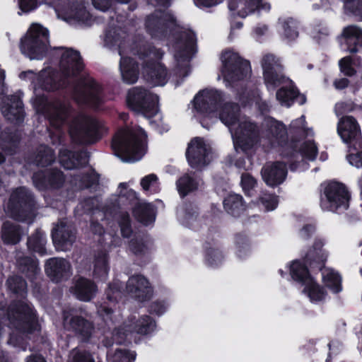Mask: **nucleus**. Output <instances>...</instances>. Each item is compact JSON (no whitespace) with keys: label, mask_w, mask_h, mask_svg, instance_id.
I'll return each mask as SVG.
<instances>
[{"label":"nucleus","mask_w":362,"mask_h":362,"mask_svg":"<svg viewBox=\"0 0 362 362\" xmlns=\"http://www.w3.org/2000/svg\"><path fill=\"white\" fill-rule=\"evenodd\" d=\"M57 54L60 57L58 74H55L52 69L47 68L38 74L27 71L19 75L21 79L30 81L33 86L35 98L32 102L36 112L47 117L50 124L56 128L64 124L69 112L68 105L59 100L47 101L38 90H54L65 87L83 67L77 51L62 47L58 49Z\"/></svg>","instance_id":"obj_1"},{"label":"nucleus","mask_w":362,"mask_h":362,"mask_svg":"<svg viewBox=\"0 0 362 362\" xmlns=\"http://www.w3.org/2000/svg\"><path fill=\"white\" fill-rule=\"evenodd\" d=\"M223 98L221 93L214 89L199 91L194 98V107L202 115V124L214 123L218 117L230 130L235 148L245 151L257 141L258 131L256 126L245 117L238 115L236 105L227 103L221 106Z\"/></svg>","instance_id":"obj_2"},{"label":"nucleus","mask_w":362,"mask_h":362,"mask_svg":"<svg viewBox=\"0 0 362 362\" xmlns=\"http://www.w3.org/2000/svg\"><path fill=\"white\" fill-rule=\"evenodd\" d=\"M124 33L118 28H112L107 31L105 35V43L107 46L117 45L119 47V71L122 81L127 84L136 82L139 78V69L137 64L129 57V54L138 55L139 58L146 50V43L139 40L129 47L125 42H122V35Z\"/></svg>","instance_id":"obj_3"},{"label":"nucleus","mask_w":362,"mask_h":362,"mask_svg":"<svg viewBox=\"0 0 362 362\" xmlns=\"http://www.w3.org/2000/svg\"><path fill=\"white\" fill-rule=\"evenodd\" d=\"M173 37L171 46L175 62L171 77L172 81L177 86L189 74V61L196 52V36L189 29L178 28Z\"/></svg>","instance_id":"obj_4"},{"label":"nucleus","mask_w":362,"mask_h":362,"mask_svg":"<svg viewBox=\"0 0 362 362\" xmlns=\"http://www.w3.org/2000/svg\"><path fill=\"white\" fill-rule=\"evenodd\" d=\"M264 83L269 90L281 86L276 93V100L281 105L289 107L298 97L293 82L281 73L282 66L279 59L272 54L264 57L262 63Z\"/></svg>","instance_id":"obj_5"},{"label":"nucleus","mask_w":362,"mask_h":362,"mask_svg":"<svg viewBox=\"0 0 362 362\" xmlns=\"http://www.w3.org/2000/svg\"><path fill=\"white\" fill-rule=\"evenodd\" d=\"M112 148L122 161H138L146 152V134L140 127L120 130L112 139Z\"/></svg>","instance_id":"obj_6"},{"label":"nucleus","mask_w":362,"mask_h":362,"mask_svg":"<svg viewBox=\"0 0 362 362\" xmlns=\"http://www.w3.org/2000/svg\"><path fill=\"white\" fill-rule=\"evenodd\" d=\"M49 44L48 30L38 23H33L21 40V50L30 59H42Z\"/></svg>","instance_id":"obj_7"},{"label":"nucleus","mask_w":362,"mask_h":362,"mask_svg":"<svg viewBox=\"0 0 362 362\" xmlns=\"http://www.w3.org/2000/svg\"><path fill=\"white\" fill-rule=\"evenodd\" d=\"M5 211L18 221L31 223L35 217V203L31 193L25 187L14 189L5 206Z\"/></svg>","instance_id":"obj_8"},{"label":"nucleus","mask_w":362,"mask_h":362,"mask_svg":"<svg viewBox=\"0 0 362 362\" xmlns=\"http://www.w3.org/2000/svg\"><path fill=\"white\" fill-rule=\"evenodd\" d=\"M7 320L9 327L21 333L31 334L40 330V325L32 307L24 301H19L10 305Z\"/></svg>","instance_id":"obj_9"},{"label":"nucleus","mask_w":362,"mask_h":362,"mask_svg":"<svg viewBox=\"0 0 362 362\" xmlns=\"http://www.w3.org/2000/svg\"><path fill=\"white\" fill-rule=\"evenodd\" d=\"M127 100L132 110L141 113L144 117L155 116L156 120L160 119L158 115V97L151 90L134 87L129 90Z\"/></svg>","instance_id":"obj_10"},{"label":"nucleus","mask_w":362,"mask_h":362,"mask_svg":"<svg viewBox=\"0 0 362 362\" xmlns=\"http://www.w3.org/2000/svg\"><path fill=\"white\" fill-rule=\"evenodd\" d=\"M222 62L221 76L226 85L240 81L250 74V66L247 61L242 59L233 50L224 51L221 57Z\"/></svg>","instance_id":"obj_11"},{"label":"nucleus","mask_w":362,"mask_h":362,"mask_svg":"<svg viewBox=\"0 0 362 362\" xmlns=\"http://www.w3.org/2000/svg\"><path fill=\"white\" fill-rule=\"evenodd\" d=\"M163 53L146 44V50L141 55L144 60V73L146 79L154 86H164L170 78L165 67L159 62Z\"/></svg>","instance_id":"obj_12"},{"label":"nucleus","mask_w":362,"mask_h":362,"mask_svg":"<svg viewBox=\"0 0 362 362\" xmlns=\"http://www.w3.org/2000/svg\"><path fill=\"white\" fill-rule=\"evenodd\" d=\"M106 131L104 124L86 115H79L70 127L71 136L77 141L90 143Z\"/></svg>","instance_id":"obj_13"},{"label":"nucleus","mask_w":362,"mask_h":362,"mask_svg":"<svg viewBox=\"0 0 362 362\" xmlns=\"http://www.w3.org/2000/svg\"><path fill=\"white\" fill-rule=\"evenodd\" d=\"M156 327L154 321L148 316H143L136 322L131 319L129 323H125L122 327L117 328L113 332V341H103L105 346H111L114 341L122 344L133 332L140 334H147L152 332Z\"/></svg>","instance_id":"obj_14"},{"label":"nucleus","mask_w":362,"mask_h":362,"mask_svg":"<svg viewBox=\"0 0 362 362\" xmlns=\"http://www.w3.org/2000/svg\"><path fill=\"white\" fill-rule=\"evenodd\" d=\"M349 193L345 187L342 184L332 182L324 189L321 206L330 211L346 209L349 206Z\"/></svg>","instance_id":"obj_15"},{"label":"nucleus","mask_w":362,"mask_h":362,"mask_svg":"<svg viewBox=\"0 0 362 362\" xmlns=\"http://www.w3.org/2000/svg\"><path fill=\"white\" fill-rule=\"evenodd\" d=\"M186 156L189 165L197 169L207 165L213 158L209 144L199 137L191 140L188 144Z\"/></svg>","instance_id":"obj_16"},{"label":"nucleus","mask_w":362,"mask_h":362,"mask_svg":"<svg viewBox=\"0 0 362 362\" xmlns=\"http://www.w3.org/2000/svg\"><path fill=\"white\" fill-rule=\"evenodd\" d=\"M146 29L153 37H165L168 30L176 27L175 20L168 11L157 10L148 16L146 22Z\"/></svg>","instance_id":"obj_17"},{"label":"nucleus","mask_w":362,"mask_h":362,"mask_svg":"<svg viewBox=\"0 0 362 362\" xmlns=\"http://www.w3.org/2000/svg\"><path fill=\"white\" fill-rule=\"evenodd\" d=\"M228 6L232 15L241 18L268 13L272 8L267 0H229Z\"/></svg>","instance_id":"obj_18"},{"label":"nucleus","mask_w":362,"mask_h":362,"mask_svg":"<svg viewBox=\"0 0 362 362\" xmlns=\"http://www.w3.org/2000/svg\"><path fill=\"white\" fill-rule=\"evenodd\" d=\"M74 98L78 103L98 107L102 101L100 88L91 78L80 81L74 88Z\"/></svg>","instance_id":"obj_19"},{"label":"nucleus","mask_w":362,"mask_h":362,"mask_svg":"<svg viewBox=\"0 0 362 362\" xmlns=\"http://www.w3.org/2000/svg\"><path fill=\"white\" fill-rule=\"evenodd\" d=\"M337 132L341 140L349 146L357 144L362 149V138L358 124L356 119L350 116L342 117L338 122Z\"/></svg>","instance_id":"obj_20"},{"label":"nucleus","mask_w":362,"mask_h":362,"mask_svg":"<svg viewBox=\"0 0 362 362\" xmlns=\"http://www.w3.org/2000/svg\"><path fill=\"white\" fill-rule=\"evenodd\" d=\"M63 315V324L66 329L74 331L83 341H86L91 337L94 329L92 322L81 317L74 315L71 311H64Z\"/></svg>","instance_id":"obj_21"},{"label":"nucleus","mask_w":362,"mask_h":362,"mask_svg":"<svg viewBox=\"0 0 362 362\" xmlns=\"http://www.w3.org/2000/svg\"><path fill=\"white\" fill-rule=\"evenodd\" d=\"M127 292L139 301L148 300L153 296L149 281L144 276L134 275L127 282Z\"/></svg>","instance_id":"obj_22"},{"label":"nucleus","mask_w":362,"mask_h":362,"mask_svg":"<svg viewBox=\"0 0 362 362\" xmlns=\"http://www.w3.org/2000/svg\"><path fill=\"white\" fill-rule=\"evenodd\" d=\"M261 173L265 183L269 186L274 187L284 182L287 170L284 163H268L262 168Z\"/></svg>","instance_id":"obj_23"},{"label":"nucleus","mask_w":362,"mask_h":362,"mask_svg":"<svg viewBox=\"0 0 362 362\" xmlns=\"http://www.w3.org/2000/svg\"><path fill=\"white\" fill-rule=\"evenodd\" d=\"M45 272L53 281L59 282L70 276L71 265L64 259L52 258L46 263Z\"/></svg>","instance_id":"obj_24"},{"label":"nucleus","mask_w":362,"mask_h":362,"mask_svg":"<svg viewBox=\"0 0 362 362\" xmlns=\"http://www.w3.org/2000/svg\"><path fill=\"white\" fill-rule=\"evenodd\" d=\"M341 37L349 52L356 53L362 48L361 27L354 24L344 27L341 32Z\"/></svg>","instance_id":"obj_25"},{"label":"nucleus","mask_w":362,"mask_h":362,"mask_svg":"<svg viewBox=\"0 0 362 362\" xmlns=\"http://www.w3.org/2000/svg\"><path fill=\"white\" fill-rule=\"evenodd\" d=\"M63 19L71 24L90 23L91 16L82 1L73 2L71 6L64 11Z\"/></svg>","instance_id":"obj_26"},{"label":"nucleus","mask_w":362,"mask_h":362,"mask_svg":"<svg viewBox=\"0 0 362 362\" xmlns=\"http://www.w3.org/2000/svg\"><path fill=\"white\" fill-rule=\"evenodd\" d=\"M1 112L7 119L16 122H21L23 118V110L21 93L6 98L1 107Z\"/></svg>","instance_id":"obj_27"},{"label":"nucleus","mask_w":362,"mask_h":362,"mask_svg":"<svg viewBox=\"0 0 362 362\" xmlns=\"http://www.w3.org/2000/svg\"><path fill=\"white\" fill-rule=\"evenodd\" d=\"M59 160L66 169H73L88 163V156L85 152L73 153L66 148L59 150Z\"/></svg>","instance_id":"obj_28"},{"label":"nucleus","mask_w":362,"mask_h":362,"mask_svg":"<svg viewBox=\"0 0 362 362\" xmlns=\"http://www.w3.org/2000/svg\"><path fill=\"white\" fill-rule=\"evenodd\" d=\"M63 182L64 177L59 170L49 172L47 177H45L42 173H36L33 175V182L40 189H43L48 187H58Z\"/></svg>","instance_id":"obj_29"},{"label":"nucleus","mask_w":362,"mask_h":362,"mask_svg":"<svg viewBox=\"0 0 362 362\" xmlns=\"http://www.w3.org/2000/svg\"><path fill=\"white\" fill-rule=\"evenodd\" d=\"M74 292L80 300L89 301L97 292L96 286L90 280L81 278L75 284Z\"/></svg>","instance_id":"obj_30"},{"label":"nucleus","mask_w":362,"mask_h":362,"mask_svg":"<svg viewBox=\"0 0 362 362\" xmlns=\"http://www.w3.org/2000/svg\"><path fill=\"white\" fill-rule=\"evenodd\" d=\"M265 122L272 134V138L269 139L272 146H274L276 144L282 145L286 141L287 136V130L285 125L272 118H268Z\"/></svg>","instance_id":"obj_31"},{"label":"nucleus","mask_w":362,"mask_h":362,"mask_svg":"<svg viewBox=\"0 0 362 362\" xmlns=\"http://www.w3.org/2000/svg\"><path fill=\"white\" fill-rule=\"evenodd\" d=\"M21 228L13 221H5L1 228V239L7 245H13L20 242Z\"/></svg>","instance_id":"obj_32"},{"label":"nucleus","mask_w":362,"mask_h":362,"mask_svg":"<svg viewBox=\"0 0 362 362\" xmlns=\"http://www.w3.org/2000/svg\"><path fill=\"white\" fill-rule=\"evenodd\" d=\"M74 237V229L66 221H61L52 231V239L54 243L61 244L71 242Z\"/></svg>","instance_id":"obj_33"},{"label":"nucleus","mask_w":362,"mask_h":362,"mask_svg":"<svg viewBox=\"0 0 362 362\" xmlns=\"http://www.w3.org/2000/svg\"><path fill=\"white\" fill-rule=\"evenodd\" d=\"M135 218L142 224L148 226L155 221V209L152 204L148 203L139 204L134 209Z\"/></svg>","instance_id":"obj_34"},{"label":"nucleus","mask_w":362,"mask_h":362,"mask_svg":"<svg viewBox=\"0 0 362 362\" xmlns=\"http://www.w3.org/2000/svg\"><path fill=\"white\" fill-rule=\"evenodd\" d=\"M226 211L233 216H240L245 210L243 197L238 194H229L223 200Z\"/></svg>","instance_id":"obj_35"},{"label":"nucleus","mask_w":362,"mask_h":362,"mask_svg":"<svg viewBox=\"0 0 362 362\" xmlns=\"http://www.w3.org/2000/svg\"><path fill=\"white\" fill-rule=\"evenodd\" d=\"M177 217L181 224L192 228L197 221V213L192 205L182 204L177 209Z\"/></svg>","instance_id":"obj_36"},{"label":"nucleus","mask_w":362,"mask_h":362,"mask_svg":"<svg viewBox=\"0 0 362 362\" xmlns=\"http://www.w3.org/2000/svg\"><path fill=\"white\" fill-rule=\"evenodd\" d=\"M322 270V276L324 284L332 292L338 293L341 290V276L331 268L324 267Z\"/></svg>","instance_id":"obj_37"},{"label":"nucleus","mask_w":362,"mask_h":362,"mask_svg":"<svg viewBox=\"0 0 362 362\" xmlns=\"http://www.w3.org/2000/svg\"><path fill=\"white\" fill-rule=\"evenodd\" d=\"M201 181L194 177V175L185 174L177 182V188L182 197L195 190L200 185Z\"/></svg>","instance_id":"obj_38"},{"label":"nucleus","mask_w":362,"mask_h":362,"mask_svg":"<svg viewBox=\"0 0 362 362\" xmlns=\"http://www.w3.org/2000/svg\"><path fill=\"white\" fill-rule=\"evenodd\" d=\"M107 257L104 250H100L95 260L94 276L96 279L101 281L106 279L107 276L108 268L107 265Z\"/></svg>","instance_id":"obj_39"},{"label":"nucleus","mask_w":362,"mask_h":362,"mask_svg":"<svg viewBox=\"0 0 362 362\" xmlns=\"http://www.w3.org/2000/svg\"><path fill=\"white\" fill-rule=\"evenodd\" d=\"M18 265L22 272L30 279H33L40 272L37 260L30 257H18Z\"/></svg>","instance_id":"obj_40"},{"label":"nucleus","mask_w":362,"mask_h":362,"mask_svg":"<svg viewBox=\"0 0 362 362\" xmlns=\"http://www.w3.org/2000/svg\"><path fill=\"white\" fill-rule=\"evenodd\" d=\"M290 272L294 280L304 284L308 281V279H312L308 274L307 267L298 260H295L291 263Z\"/></svg>","instance_id":"obj_41"},{"label":"nucleus","mask_w":362,"mask_h":362,"mask_svg":"<svg viewBox=\"0 0 362 362\" xmlns=\"http://www.w3.org/2000/svg\"><path fill=\"white\" fill-rule=\"evenodd\" d=\"M305 291L312 302H318L322 300L325 297V291L323 288L320 286L313 279H308L305 284Z\"/></svg>","instance_id":"obj_42"},{"label":"nucleus","mask_w":362,"mask_h":362,"mask_svg":"<svg viewBox=\"0 0 362 362\" xmlns=\"http://www.w3.org/2000/svg\"><path fill=\"white\" fill-rule=\"evenodd\" d=\"M140 185L144 192L155 194L160 191V182L156 174L151 173L142 177Z\"/></svg>","instance_id":"obj_43"},{"label":"nucleus","mask_w":362,"mask_h":362,"mask_svg":"<svg viewBox=\"0 0 362 362\" xmlns=\"http://www.w3.org/2000/svg\"><path fill=\"white\" fill-rule=\"evenodd\" d=\"M54 159V156L52 150L45 146H42L37 151L35 162L37 165L45 166L50 164Z\"/></svg>","instance_id":"obj_44"},{"label":"nucleus","mask_w":362,"mask_h":362,"mask_svg":"<svg viewBox=\"0 0 362 362\" xmlns=\"http://www.w3.org/2000/svg\"><path fill=\"white\" fill-rule=\"evenodd\" d=\"M346 158L352 166L356 168L362 167V148L361 151L357 144L349 146V154Z\"/></svg>","instance_id":"obj_45"},{"label":"nucleus","mask_w":362,"mask_h":362,"mask_svg":"<svg viewBox=\"0 0 362 362\" xmlns=\"http://www.w3.org/2000/svg\"><path fill=\"white\" fill-rule=\"evenodd\" d=\"M9 288L16 293L23 295L27 288V284L24 279L19 276H13L7 280Z\"/></svg>","instance_id":"obj_46"},{"label":"nucleus","mask_w":362,"mask_h":362,"mask_svg":"<svg viewBox=\"0 0 362 362\" xmlns=\"http://www.w3.org/2000/svg\"><path fill=\"white\" fill-rule=\"evenodd\" d=\"M259 202L262 204L264 209L267 211L274 210L278 205V198L272 194L263 192L259 199Z\"/></svg>","instance_id":"obj_47"},{"label":"nucleus","mask_w":362,"mask_h":362,"mask_svg":"<svg viewBox=\"0 0 362 362\" xmlns=\"http://www.w3.org/2000/svg\"><path fill=\"white\" fill-rule=\"evenodd\" d=\"M69 362H95V360L89 352L74 349L70 354Z\"/></svg>","instance_id":"obj_48"},{"label":"nucleus","mask_w":362,"mask_h":362,"mask_svg":"<svg viewBox=\"0 0 362 362\" xmlns=\"http://www.w3.org/2000/svg\"><path fill=\"white\" fill-rule=\"evenodd\" d=\"M346 12L362 16V0H341Z\"/></svg>","instance_id":"obj_49"},{"label":"nucleus","mask_w":362,"mask_h":362,"mask_svg":"<svg viewBox=\"0 0 362 362\" xmlns=\"http://www.w3.org/2000/svg\"><path fill=\"white\" fill-rule=\"evenodd\" d=\"M300 152L303 156L309 160H314L316 157L317 148L313 141L304 142L300 148Z\"/></svg>","instance_id":"obj_50"},{"label":"nucleus","mask_w":362,"mask_h":362,"mask_svg":"<svg viewBox=\"0 0 362 362\" xmlns=\"http://www.w3.org/2000/svg\"><path fill=\"white\" fill-rule=\"evenodd\" d=\"M45 245L46 240L45 235L40 232L32 235L28 241L29 249H44Z\"/></svg>","instance_id":"obj_51"},{"label":"nucleus","mask_w":362,"mask_h":362,"mask_svg":"<svg viewBox=\"0 0 362 362\" xmlns=\"http://www.w3.org/2000/svg\"><path fill=\"white\" fill-rule=\"evenodd\" d=\"M340 71L345 75L351 76L355 74L356 71L354 67L355 62L349 57L342 58L339 62Z\"/></svg>","instance_id":"obj_52"},{"label":"nucleus","mask_w":362,"mask_h":362,"mask_svg":"<svg viewBox=\"0 0 362 362\" xmlns=\"http://www.w3.org/2000/svg\"><path fill=\"white\" fill-rule=\"evenodd\" d=\"M134 352L127 351L126 350H117L113 356L114 362H133L135 360Z\"/></svg>","instance_id":"obj_53"},{"label":"nucleus","mask_w":362,"mask_h":362,"mask_svg":"<svg viewBox=\"0 0 362 362\" xmlns=\"http://www.w3.org/2000/svg\"><path fill=\"white\" fill-rule=\"evenodd\" d=\"M284 29V34L288 40H295L298 33L297 31L296 23L293 21L284 22L282 25Z\"/></svg>","instance_id":"obj_54"},{"label":"nucleus","mask_w":362,"mask_h":362,"mask_svg":"<svg viewBox=\"0 0 362 362\" xmlns=\"http://www.w3.org/2000/svg\"><path fill=\"white\" fill-rule=\"evenodd\" d=\"M241 186L246 194H249L257 185L256 180L249 173H243L241 176Z\"/></svg>","instance_id":"obj_55"},{"label":"nucleus","mask_w":362,"mask_h":362,"mask_svg":"<svg viewBox=\"0 0 362 362\" xmlns=\"http://www.w3.org/2000/svg\"><path fill=\"white\" fill-rule=\"evenodd\" d=\"M121 283L119 281H115L112 284H110L108 287V289L106 292L107 298L110 302H114L117 300L118 298L121 296Z\"/></svg>","instance_id":"obj_56"},{"label":"nucleus","mask_w":362,"mask_h":362,"mask_svg":"<svg viewBox=\"0 0 362 362\" xmlns=\"http://www.w3.org/2000/svg\"><path fill=\"white\" fill-rule=\"evenodd\" d=\"M122 235L129 238L132 233L129 215L122 214L119 221Z\"/></svg>","instance_id":"obj_57"},{"label":"nucleus","mask_w":362,"mask_h":362,"mask_svg":"<svg viewBox=\"0 0 362 362\" xmlns=\"http://www.w3.org/2000/svg\"><path fill=\"white\" fill-rule=\"evenodd\" d=\"M290 132L297 133H306L309 134L308 130L305 129V117L301 116L300 118L293 120L290 124Z\"/></svg>","instance_id":"obj_58"},{"label":"nucleus","mask_w":362,"mask_h":362,"mask_svg":"<svg viewBox=\"0 0 362 362\" xmlns=\"http://www.w3.org/2000/svg\"><path fill=\"white\" fill-rule=\"evenodd\" d=\"M90 173L83 177L80 187H89L98 182V175L92 170H89Z\"/></svg>","instance_id":"obj_59"},{"label":"nucleus","mask_w":362,"mask_h":362,"mask_svg":"<svg viewBox=\"0 0 362 362\" xmlns=\"http://www.w3.org/2000/svg\"><path fill=\"white\" fill-rule=\"evenodd\" d=\"M18 5L22 12L28 13L37 8V0H19Z\"/></svg>","instance_id":"obj_60"},{"label":"nucleus","mask_w":362,"mask_h":362,"mask_svg":"<svg viewBox=\"0 0 362 362\" xmlns=\"http://www.w3.org/2000/svg\"><path fill=\"white\" fill-rule=\"evenodd\" d=\"M112 308L109 307V305L105 303L101 304L98 308V314L104 319V320H107L108 319H111L110 315L112 313Z\"/></svg>","instance_id":"obj_61"},{"label":"nucleus","mask_w":362,"mask_h":362,"mask_svg":"<svg viewBox=\"0 0 362 362\" xmlns=\"http://www.w3.org/2000/svg\"><path fill=\"white\" fill-rule=\"evenodd\" d=\"M239 100L242 102L243 104L246 105L247 103L253 104L255 103V105H259V97L258 95H253L252 98H250V92H245L242 95H240Z\"/></svg>","instance_id":"obj_62"},{"label":"nucleus","mask_w":362,"mask_h":362,"mask_svg":"<svg viewBox=\"0 0 362 362\" xmlns=\"http://www.w3.org/2000/svg\"><path fill=\"white\" fill-rule=\"evenodd\" d=\"M112 0H92L93 5L98 10L105 11L112 5Z\"/></svg>","instance_id":"obj_63"},{"label":"nucleus","mask_w":362,"mask_h":362,"mask_svg":"<svg viewBox=\"0 0 362 362\" xmlns=\"http://www.w3.org/2000/svg\"><path fill=\"white\" fill-rule=\"evenodd\" d=\"M119 189L121 197L128 196L131 199L136 198V193L132 189H128L127 184L121 183L119 185Z\"/></svg>","instance_id":"obj_64"}]
</instances>
